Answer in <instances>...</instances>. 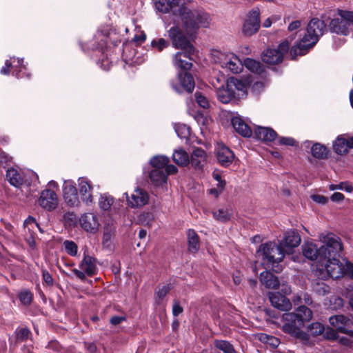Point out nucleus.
Listing matches in <instances>:
<instances>
[{
    "label": "nucleus",
    "mask_w": 353,
    "mask_h": 353,
    "mask_svg": "<svg viewBox=\"0 0 353 353\" xmlns=\"http://www.w3.org/2000/svg\"><path fill=\"white\" fill-rule=\"evenodd\" d=\"M171 13L168 16L172 23L181 21L182 27L188 34H194L201 28H206L210 25L211 18L203 10H192L183 0H169Z\"/></svg>",
    "instance_id": "obj_1"
},
{
    "label": "nucleus",
    "mask_w": 353,
    "mask_h": 353,
    "mask_svg": "<svg viewBox=\"0 0 353 353\" xmlns=\"http://www.w3.org/2000/svg\"><path fill=\"white\" fill-rule=\"evenodd\" d=\"M312 318V312L304 305H301L293 312L284 313L282 316V330L303 343H308L310 335L301 329L305 323Z\"/></svg>",
    "instance_id": "obj_2"
},
{
    "label": "nucleus",
    "mask_w": 353,
    "mask_h": 353,
    "mask_svg": "<svg viewBox=\"0 0 353 353\" xmlns=\"http://www.w3.org/2000/svg\"><path fill=\"white\" fill-rule=\"evenodd\" d=\"M325 30L326 25L323 21L317 18L311 19L303 38L297 45L292 47L290 50L291 59H294L298 55L305 54L307 50L317 43Z\"/></svg>",
    "instance_id": "obj_3"
},
{
    "label": "nucleus",
    "mask_w": 353,
    "mask_h": 353,
    "mask_svg": "<svg viewBox=\"0 0 353 353\" xmlns=\"http://www.w3.org/2000/svg\"><path fill=\"white\" fill-rule=\"evenodd\" d=\"M256 254L261 259V264L265 270H272L276 273L282 271L283 268L280 263L285 254L279 245L271 241L263 243L257 250Z\"/></svg>",
    "instance_id": "obj_4"
},
{
    "label": "nucleus",
    "mask_w": 353,
    "mask_h": 353,
    "mask_svg": "<svg viewBox=\"0 0 353 353\" xmlns=\"http://www.w3.org/2000/svg\"><path fill=\"white\" fill-rule=\"evenodd\" d=\"M194 52L189 53L188 50L184 52H178L174 56L173 64L176 68H179L185 72H181L178 74V79L180 82V86L188 93H191L194 89L195 83L191 74L187 71L190 70L192 63L190 57Z\"/></svg>",
    "instance_id": "obj_5"
},
{
    "label": "nucleus",
    "mask_w": 353,
    "mask_h": 353,
    "mask_svg": "<svg viewBox=\"0 0 353 353\" xmlns=\"http://www.w3.org/2000/svg\"><path fill=\"white\" fill-rule=\"evenodd\" d=\"M171 24L173 26L168 30V34L173 47L176 49L188 50L189 53L194 52V48L190 39L194 37L199 30L194 34H188L182 27L181 21L172 23V20H169L168 26Z\"/></svg>",
    "instance_id": "obj_6"
},
{
    "label": "nucleus",
    "mask_w": 353,
    "mask_h": 353,
    "mask_svg": "<svg viewBox=\"0 0 353 353\" xmlns=\"http://www.w3.org/2000/svg\"><path fill=\"white\" fill-rule=\"evenodd\" d=\"M338 256L326 257L324 261L319 265L325 268L330 276L334 279H339L345 275L353 279V263L345 261L341 262Z\"/></svg>",
    "instance_id": "obj_7"
},
{
    "label": "nucleus",
    "mask_w": 353,
    "mask_h": 353,
    "mask_svg": "<svg viewBox=\"0 0 353 353\" xmlns=\"http://www.w3.org/2000/svg\"><path fill=\"white\" fill-rule=\"evenodd\" d=\"M330 32L347 36L353 30V12L339 10L329 24Z\"/></svg>",
    "instance_id": "obj_8"
},
{
    "label": "nucleus",
    "mask_w": 353,
    "mask_h": 353,
    "mask_svg": "<svg viewBox=\"0 0 353 353\" xmlns=\"http://www.w3.org/2000/svg\"><path fill=\"white\" fill-rule=\"evenodd\" d=\"M319 239L323 245L321 246L325 250L326 257L339 256L343 248L341 238L332 232H322Z\"/></svg>",
    "instance_id": "obj_9"
},
{
    "label": "nucleus",
    "mask_w": 353,
    "mask_h": 353,
    "mask_svg": "<svg viewBox=\"0 0 353 353\" xmlns=\"http://www.w3.org/2000/svg\"><path fill=\"white\" fill-rule=\"evenodd\" d=\"M288 50L289 43L285 41L279 45L277 49L268 48L265 50L261 54V59L268 64H279L283 61V55Z\"/></svg>",
    "instance_id": "obj_10"
},
{
    "label": "nucleus",
    "mask_w": 353,
    "mask_h": 353,
    "mask_svg": "<svg viewBox=\"0 0 353 353\" xmlns=\"http://www.w3.org/2000/svg\"><path fill=\"white\" fill-rule=\"evenodd\" d=\"M260 25V10L256 7L247 14L243 24L242 32L245 36H252L259 31Z\"/></svg>",
    "instance_id": "obj_11"
},
{
    "label": "nucleus",
    "mask_w": 353,
    "mask_h": 353,
    "mask_svg": "<svg viewBox=\"0 0 353 353\" xmlns=\"http://www.w3.org/2000/svg\"><path fill=\"white\" fill-rule=\"evenodd\" d=\"M325 250L312 242H305L302 245V252L304 256L309 260L316 261L319 265L325 260Z\"/></svg>",
    "instance_id": "obj_12"
},
{
    "label": "nucleus",
    "mask_w": 353,
    "mask_h": 353,
    "mask_svg": "<svg viewBox=\"0 0 353 353\" xmlns=\"http://www.w3.org/2000/svg\"><path fill=\"white\" fill-rule=\"evenodd\" d=\"M301 243V236L299 234L294 230L287 231L283 239L279 241V246L283 250L284 254H289L292 249L297 247Z\"/></svg>",
    "instance_id": "obj_13"
},
{
    "label": "nucleus",
    "mask_w": 353,
    "mask_h": 353,
    "mask_svg": "<svg viewBox=\"0 0 353 353\" xmlns=\"http://www.w3.org/2000/svg\"><path fill=\"white\" fill-rule=\"evenodd\" d=\"M23 62V59H17V60L14 59L12 61L6 60L5 65L1 69V74H8L11 68L14 76L18 79L23 78L26 70V67Z\"/></svg>",
    "instance_id": "obj_14"
},
{
    "label": "nucleus",
    "mask_w": 353,
    "mask_h": 353,
    "mask_svg": "<svg viewBox=\"0 0 353 353\" xmlns=\"http://www.w3.org/2000/svg\"><path fill=\"white\" fill-rule=\"evenodd\" d=\"M220 63L222 68H227L234 74L241 72L243 68L242 61L234 53H228L223 55V58L220 61Z\"/></svg>",
    "instance_id": "obj_15"
},
{
    "label": "nucleus",
    "mask_w": 353,
    "mask_h": 353,
    "mask_svg": "<svg viewBox=\"0 0 353 353\" xmlns=\"http://www.w3.org/2000/svg\"><path fill=\"white\" fill-rule=\"evenodd\" d=\"M352 148H353V137L347 134L338 136L333 143V150L339 155L345 154Z\"/></svg>",
    "instance_id": "obj_16"
},
{
    "label": "nucleus",
    "mask_w": 353,
    "mask_h": 353,
    "mask_svg": "<svg viewBox=\"0 0 353 353\" xmlns=\"http://www.w3.org/2000/svg\"><path fill=\"white\" fill-rule=\"evenodd\" d=\"M39 204L47 210H52L56 208L58 204L56 193L50 189H46L41 193Z\"/></svg>",
    "instance_id": "obj_17"
},
{
    "label": "nucleus",
    "mask_w": 353,
    "mask_h": 353,
    "mask_svg": "<svg viewBox=\"0 0 353 353\" xmlns=\"http://www.w3.org/2000/svg\"><path fill=\"white\" fill-rule=\"evenodd\" d=\"M268 297L272 305L281 311H288L292 308L290 301L279 292H270Z\"/></svg>",
    "instance_id": "obj_18"
},
{
    "label": "nucleus",
    "mask_w": 353,
    "mask_h": 353,
    "mask_svg": "<svg viewBox=\"0 0 353 353\" xmlns=\"http://www.w3.org/2000/svg\"><path fill=\"white\" fill-rule=\"evenodd\" d=\"M128 196L127 194H125ZM128 205L132 208L141 207L148 203L149 200L148 194L139 188L136 189L130 197L127 196Z\"/></svg>",
    "instance_id": "obj_19"
},
{
    "label": "nucleus",
    "mask_w": 353,
    "mask_h": 353,
    "mask_svg": "<svg viewBox=\"0 0 353 353\" xmlns=\"http://www.w3.org/2000/svg\"><path fill=\"white\" fill-rule=\"evenodd\" d=\"M216 157L221 165L228 167L232 163L234 159V154L225 145H219L216 151Z\"/></svg>",
    "instance_id": "obj_20"
},
{
    "label": "nucleus",
    "mask_w": 353,
    "mask_h": 353,
    "mask_svg": "<svg viewBox=\"0 0 353 353\" xmlns=\"http://www.w3.org/2000/svg\"><path fill=\"white\" fill-rule=\"evenodd\" d=\"M65 203L70 207L78 206L79 200L76 187L71 183H66L63 190Z\"/></svg>",
    "instance_id": "obj_21"
},
{
    "label": "nucleus",
    "mask_w": 353,
    "mask_h": 353,
    "mask_svg": "<svg viewBox=\"0 0 353 353\" xmlns=\"http://www.w3.org/2000/svg\"><path fill=\"white\" fill-rule=\"evenodd\" d=\"M330 323L339 332L349 334V330L346 327L350 326L352 321L344 315H334L329 319Z\"/></svg>",
    "instance_id": "obj_22"
},
{
    "label": "nucleus",
    "mask_w": 353,
    "mask_h": 353,
    "mask_svg": "<svg viewBox=\"0 0 353 353\" xmlns=\"http://www.w3.org/2000/svg\"><path fill=\"white\" fill-rule=\"evenodd\" d=\"M79 192L81 199L87 205L92 203V186L86 178H80L79 180Z\"/></svg>",
    "instance_id": "obj_23"
},
{
    "label": "nucleus",
    "mask_w": 353,
    "mask_h": 353,
    "mask_svg": "<svg viewBox=\"0 0 353 353\" xmlns=\"http://www.w3.org/2000/svg\"><path fill=\"white\" fill-rule=\"evenodd\" d=\"M232 125L235 131L244 137H250L252 134L251 128L239 117L232 119Z\"/></svg>",
    "instance_id": "obj_24"
},
{
    "label": "nucleus",
    "mask_w": 353,
    "mask_h": 353,
    "mask_svg": "<svg viewBox=\"0 0 353 353\" xmlns=\"http://www.w3.org/2000/svg\"><path fill=\"white\" fill-rule=\"evenodd\" d=\"M196 170H201L206 163V153L201 148H196L193 150L190 162Z\"/></svg>",
    "instance_id": "obj_25"
},
{
    "label": "nucleus",
    "mask_w": 353,
    "mask_h": 353,
    "mask_svg": "<svg viewBox=\"0 0 353 353\" xmlns=\"http://www.w3.org/2000/svg\"><path fill=\"white\" fill-rule=\"evenodd\" d=\"M277 137L276 132L270 128L258 126L254 129V137L265 142H271Z\"/></svg>",
    "instance_id": "obj_26"
},
{
    "label": "nucleus",
    "mask_w": 353,
    "mask_h": 353,
    "mask_svg": "<svg viewBox=\"0 0 353 353\" xmlns=\"http://www.w3.org/2000/svg\"><path fill=\"white\" fill-rule=\"evenodd\" d=\"M79 268L84 271L88 276H93L97 274L96 259L85 254H83V259L79 264Z\"/></svg>",
    "instance_id": "obj_27"
},
{
    "label": "nucleus",
    "mask_w": 353,
    "mask_h": 353,
    "mask_svg": "<svg viewBox=\"0 0 353 353\" xmlns=\"http://www.w3.org/2000/svg\"><path fill=\"white\" fill-rule=\"evenodd\" d=\"M235 90L229 86L227 82L225 85H221L216 90V97L218 99L223 103H228L235 98Z\"/></svg>",
    "instance_id": "obj_28"
},
{
    "label": "nucleus",
    "mask_w": 353,
    "mask_h": 353,
    "mask_svg": "<svg viewBox=\"0 0 353 353\" xmlns=\"http://www.w3.org/2000/svg\"><path fill=\"white\" fill-rule=\"evenodd\" d=\"M81 227L88 232H93L97 230L99 223L97 216L92 213L83 214L80 218Z\"/></svg>",
    "instance_id": "obj_29"
},
{
    "label": "nucleus",
    "mask_w": 353,
    "mask_h": 353,
    "mask_svg": "<svg viewBox=\"0 0 353 353\" xmlns=\"http://www.w3.org/2000/svg\"><path fill=\"white\" fill-rule=\"evenodd\" d=\"M173 287V284L171 283L163 285L161 287L158 286L154 293L155 304L161 306L164 309L165 305L163 304V301Z\"/></svg>",
    "instance_id": "obj_30"
},
{
    "label": "nucleus",
    "mask_w": 353,
    "mask_h": 353,
    "mask_svg": "<svg viewBox=\"0 0 353 353\" xmlns=\"http://www.w3.org/2000/svg\"><path fill=\"white\" fill-rule=\"evenodd\" d=\"M259 279L267 288L276 289L279 286L278 277L269 271L261 272Z\"/></svg>",
    "instance_id": "obj_31"
},
{
    "label": "nucleus",
    "mask_w": 353,
    "mask_h": 353,
    "mask_svg": "<svg viewBox=\"0 0 353 353\" xmlns=\"http://www.w3.org/2000/svg\"><path fill=\"white\" fill-rule=\"evenodd\" d=\"M188 250L196 253L200 248L199 237L194 230L190 229L187 232Z\"/></svg>",
    "instance_id": "obj_32"
},
{
    "label": "nucleus",
    "mask_w": 353,
    "mask_h": 353,
    "mask_svg": "<svg viewBox=\"0 0 353 353\" xmlns=\"http://www.w3.org/2000/svg\"><path fill=\"white\" fill-rule=\"evenodd\" d=\"M6 179L10 185L16 188L20 187L23 182V179L19 172L14 168H9L7 170Z\"/></svg>",
    "instance_id": "obj_33"
},
{
    "label": "nucleus",
    "mask_w": 353,
    "mask_h": 353,
    "mask_svg": "<svg viewBox=\"0 0 353 353\" xmlns=\"http://www.w3.org/2000/svg\"><path fill=\"white\" fill-rule=\"evenodd\" d=\"M149 177L156 186L161 185L167 181L166 174L164 170L161 169L153 168L150 172Z\"/></svg>",
    "instance_id": "obj_34"
},
{
    "label": "nucleus",
    "mask_w": 353,
    "mask_h": 353,
    "mask_svg": "<svg viewBox=\"0 0 353 353\" xmlns=\"http://www.w3.org/2000/svg\"><path fill=\"white\" fill-rule=\"evenodd\" d=\"M228 83L232 90H235L238 92L236 94L239 97L240 96L246 95L247 85L243 80L237 78H231Z\"/></svg>",
    "instance_id": "obj_35"
},
{
    "label": "nucleus",
    "mask_w": 353,
    "mask_h": 353,
    "mask_svg": "<svg viewBox=\"0 0 353 353\" xmlns=\"http://www.w3.org/2000/svg\"><path fill=\"white\" fill-rule=\"evenodd\" d=\"M312 155L318 159H325L327 158L329 150L326 146L319 143H314L311 147Z\"/></svg>",
    "instance_id": "obj_36"
},
{
    "label": "nucleus",
    "mask_w": 353,
    "mask_h": 353,
    "mask_svg": "<svg viewBox=\"0 0 353 353\" xmlns=\"http://www.w3.org/2000/svg\"><path fill=\"white\" fill-rule=\"evenodd\" d=\"M173 161L180 166H185L190 162L188 154L182 149L176 150L172 154Z\"/></svg>",
    "instance_id": "obj_37"
},
{
    "label": "nucleus",
    "mask_w": 353,
    "mask_h": 353,
    "mask_svg": "<svg viewBox=\"0 0 353 353\" xmlns=\"http://www.w3.org/2000/svg\"><path fill=\"white\" fill-rule=\"evenodd\" d=\"M243 66L256 74H261L264 71L263 65L260 62L250 58L244 60Z\"/></svg>",
    "instance_id": "obj_38"
},
{
    "label": "nucleus",
    "mask_w": 353,
    "mask_h": 353,
    "mask_svg": "<svg viewBox=\"0 0 353 353\" xmlns=\"http://www.w3.org/2000/svg\"><path fill=\"white\" fill-rule=\"evenodd\" d=\"M169 162V158L163 155L154 157L150 161L154 169H161L163 170H164L165 165H167Z\"/></svg>",
    "instance_id": "obj_39"
},
{
    "label": "nucleus",
    "mask_w": 353,
    "mask_h": 353,
    "mask_svg": "<svg viewBox=\"0 0 353 353\" xmlns=\"http://www.w3.org/2000/svg\"><path fill=\"white\" fill-rule=\"evenodd\" d=\"M258 339L261 342L269 345L273 348L277 347L280 344V341L278 338L265 333L259 334Z\"/></svg>",
    "instance_id": "obj_40"
},
{
    "label": "nucleus",
    "mask_w": 353,
    "mask_h": 353,
    "mask_svg": "<svg viewBox=\"0 0 353 353\" xmlns=\"http://www.w3.org/2000/svg\"><path fill=\"white\" fill-rule=\"evenodd\" d=\"M214 346L223 353H236L233 345L228 341L224 340H216Z\"/></svg>",
    "instance_id": "obj_41"
},
{
    "label": "nucleus",
    "mask_w": 353,
    "mask_h": 353,
    "mask_svg": "<svg viewBox=\"0 0 353 353\" xmlns=\"http://www.w3.org/2000/svg\"><path fill=\"white\" fill-rule=\"evenodd\" d=\"M324 330V325L319 322H313L307 326V331L313 336H317L322 334Z\"/></svg>",
    "instance_id": "obj_42"
},
{
    "label": "nucleus",
    "mask_w": 353,
    "mask_h": 353,
    "mask_svg": "<svg viewBox=\"0 0 353 353\" xmlns=\"http://www.w3.org/2000/svg\"><path fill=\"white\" fill-rule=\"evenodd\" d=\"M169 46H170V42L163 38L154 39L151 41L152 48L158 52L163 51L165 48H167Z\"/></svg>",
    "instance_id": "obj_43"
},
{
    "label": "nucleus",
    "mask_w": 353,
    "mask_h": 353,
    "mask_svg": "<svg viewBox=\"0 0 353 353\" xmlns=\"http://www.w3.org/2000/svg\"><path fill=\"white\" fill-rule=\"evenodd\" d=\"M214 217L222 222L228 221L230 219L231 213L227 208H220L213 212Z\"/></svg>",
    "instance_id": "obj_44"
},
{
    "label": "nucleus",
    "mask_w": 353,
    "mask_h": 353,
    "mask_svg": "<svg viewBox=\"0 0 353 353\" xmlns=\"http://www.w3.org/2000/svg\"><path fill=\"white\" fill-rule=\"evenodd\" d=\"M174 130L177 136L181 139H188L190 135V128L185 124H175Z\"/></svg>",
    "instance_id": "obj_45"
},
{
    "label": "nucleus",
    "mask_w": 353,
    "mask_h": 353,
    "mask_svg": "<svg viewBox=\"0 0 353 353\" xmlns=\"http://www.w3.org/2000/svg\"><path fill=\"white\" fill-rule=\"evenodd\" d=\"M113 203V198L108 194H103L101 196L99 205L101 209L103 210H108L110 208Z\"/></svg>",
    "instance_id": "obj_46"
},
{
    "label": "nucleus",
    "mask_w": 353,
    "mask_h": 353,
    "mask_svg": "<svg viewBox=\"0 0 353 353\" xmlns=\"http://www.w3.org/2000/svg\"><path fill=\"white\" fill-rule=\"evenodd\" d=\"M154 6L157 10L163 13H168L171 9L169 0H155Z\"/></svg>",
    "instance_id": "obj_47"
},
{
    "label": "nucleus",
    "mask_w": 353,
    "mask_h": 353,
    "mask_svg": "<svg viewBox=\"0 0 353 353\" xmlns=\"http://www.w3.org/2000/svg\"><path fill=\"white\" fill-rule=\"evenodd\" d=\"M63 245L65 248V250L68 254L74 256L77 254L78 246L77 245L72 241H65L63 242Z\"/></svg>",
    "instance_id": "obj_48"
},
{
    "label": "nucleus",
    "mask_w": 353,
    "mask_h": 353,
    "mask_svg": "<svg viewBox=\"0 0 353 353\" xmlns=\"http://www.w3.org/2000/svg\"><path fill=\"white\" fill-rule=\"evenodd\" d=\"M23 226L25 228H27L29 232H32L34 230V228L36 227L39 229V230L41 232H43V230L40 228L39 223L36 221V219L31 216H29L24 221Z\"/></svg>",
    "instance_id": "obj_49"
},
{
    "label": "nucleus",
    "mask_w": 353,
    "mask_h": 353,
    "mask_svg": "<svg viewBox=\"0 0 353 353\" xmlns=\"http://www.w3.org/2000/svg\"><path fill=\"white\" fill-rule=\"evenodd\" d=\"M330 190H341L347 192H352L353 191V186L347 181L341 182L339 184H331L330 185Z\"/></svg>",
    "instance_id": "obj_50"
},
{
    "label": "nucleus",
    "mask_w": 353,
    "mask_h": 353,
    "mask_svg": "<svg viewBox=\"0 0 353 353\" xmlns=\"http://www.w3.org/2000/svg\"><path fill=\"white\" fill-rule=\"evenodd\" d=\"M32 294L30 290H24L19 294V299L22 304L29 305L32 301Z\"/></svg>",
    "instance_id": "obj_51"
},
{
    "label": "nucleus",
    "mask_w": 353,
    "mask_h": 353,
    "mask_svg": "<svg viewBox=\"0 0 353 353\" xmlns=\"http://www.w3.org/2000/svg\"><path fill=\"white\" fill-rule=\"evenodd\" d=\"M17 334V339L19 341H24L27 340L31 335V332L28 327H19L15 331Z\"/></svg>",
    "instance_id": "obj_52"
},
{
    "label": "nucleus",
    "mask_w": 353,
    "mask_h": 353,
    "mask_svg": "<svg viewBox=\"0 0 353 353\" xmlns=\"http://www.w3.org/2000/svg\"><path fill=\"white\" fill-rule=\"evenodd\" d=\"M196 103L199 106L203 108H208L210 107V103L208 99L199 92L194 94Z\"/></svg>",
    "instance_id": "obj_53"
},
{
    "label": "nucleus",
    "mask_w": 353,
    "mask_h": 353,
    "mask_svg": "<svg viewBox=\"0 0 353 353\" xmlns=\"http://www.w3.org/2000/svg\"><path fill=\"white\" fill-rule=\"evenodd\" d=\"M323 337L328 340H336L339 337L337 332H336L332 328L327 327V328H325V330L323 333Z\"/></svg>",
    "instance_id": "obj_54"
},
{
    "label": "nucleus",
    "mask_w": 353,
    "mask_h": 353,
    "mask_svg": "<svg viewBox=\"0 0 353 353\" xmlns=\"http://www.w3.org/2000/svg\"><path fill=\"white\" fill-rule=\"evenodd\" d=\"M314 290L320 295H325L330 292V287L323 282L318 283Z\"/></svg>",
    "instance_id": "obj_55"
},
{
    "label": "nucleus",
    "mask_w": 353,
    "mask_h": 353,
    "mask_svg": "<svg viewBox=\"0 0 353 353\" xmlns=\"http://www.w3.org/2000/svg\"><path fill=\"white\" fill-rule=\"evenodd\" d=\"M42 277L43 282L48 286H52L54 285V279L52 275L46 270H42Z\"/></svg>",
    "instance_id": "obj_56"
},
{
    "label": "nucleus",
    "mask_w": 353,
    "mask_h": 353,
    "mask_svg": "<svg viewBox=\"0 0 353 353\" xmlns=\"http://www.w3.org/2000/svg\"><path fill=\"white\" fill-rule=\"evenodd\" d=\"M154 216L151 212H143L140 214L139 221L149 225L150 222L153 221Z\"/></svg>",
    "instance_id": "obj_57"
},
{
    "label": "nucleus",
    "mask_w": 353,
    "mask_h": 353,
    "mask_svg": "<svg viewBox=\"0 0 353 353\" xmlns=\"http://www.w3.org/2000/svg\"><path fill=\"white\" fill-rule=\"evenodd\" d=\"M278 142L280 145L293 146L296 143V141L292 137H281L279 138Z\"/></svg>",
    "instance_id": "obj_58"
},
{
    "label": "nucleus",
    "mask_w": 353,
    "mask_h": 353,
    "mask_svg": "<svg viewBox=\"0 0 353 353\" xmlns=\"http://www.w3.org/2000/svg\"><path fill=\"white\" fill-rule=\"evenodd\" d=\"M183 311V307L181 306L180 303L177 300L174 301L172 307V314L174 316H177Z\"/></svg>",
    "instance_id": "obj_59"
},
{
    "label": "nucleus",
    "mask_w": 353,
    "mask_h": 353,
    "mask_svg": "<svg viewBox=\"0 0 353 353\" xmlns=\"http://www.w3.org/2000/svg\"><path fill=\"white\" fill-rule=\"evenodd\" d=\"M99 66L104 70H108L112 66V61H110L108 58L102 59L101 61L98 62Z\"/></svg>",
    "instance_id": "obj_60"
},
{
    "label": "nucleus",
    "mask_w": 353,
    "mask_h": 353,
    "mask_svg": "<svg viewBox=\"0 0 353 353\" xmlns=\"http://www.w3.org/2000/svg\"><path fill=\"white\" fill-rule=\"evenodd\" d=\"M46 347L55 352H59L61 349L60 344L57 341H50Z\"/></svg>",
    "instance_id": "obj_61"
},
{
    "label": "nucleus",
    "mask_w": 353,
    "mask_h": 353,
    "mask_svg": "<svg viewBox=\"0 0 353 353\" xmlns=\"http://www.w3.org/2000/svg\"><path fill=\"white\" fill-rule=\"evenodd\" d=\"M178 171L177 168L174 165H169L168 163L165 165L164 168V172L166 174V178L168 174H174Z\"/></svg>",
    "instance_id": "obj_62"
},
{
    "label": "nucleus",
    "mask_w": 353,
    "mask_h": 353,
    "mask_svg": "<svg viewBox=\"0 0 353 353\" xmlns=\"http://www.w3.org/2000/svg\"><path fill=\"white\" fill-rule=\"evenodd\" d=\"M125 320V318L124 316H114L110 319V322L111 324H112L114 325H117L120 324Z\"/></svg>",
    "instance_id": "obj_63"
},
{
    "label": "nucleus",
    "mask_w": 353,
    "mask_h": 353,
    "mask_svg": "<svg viewBox=\"0 0 353 353\" xmlns=\"http://www.w3.org/2000/svg\"><path fill=\"white\" fill-rule=\"evenodd\" d=\"M30 236L26 237V242L28 243V244L29 245V246L31 248L34 249L35 247H36V243H35L34 237V235L32 233V232H30Z\"/></svg>",
    "instance_id": "obj_64"
}]
</instances>
